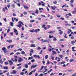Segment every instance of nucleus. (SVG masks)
<instances>
[{
  "label": "nucleus",
  "instance_id": "nucleus-1",
  "mask_svg": "<svg viewBox=\"0 0 76 76\" xmlns=\"http://www.w3.org/2000/svg\"><path fill=\"white\" fill-rule=\"evenodd\" d=\"M22 25L23 26L24 25V24H23L22 22H21L20 21L18 22V25H17V26H18V28H20L22 27Z\"/></svg>",
  "mask_w": 76,
  "mask_h": 76
},
{
  "label": "nucleus",
  "instance_id": "nucleus-2",
  "mask_svg": "<svg viewBox=\"0 0 76 76\" xmlns=\"http://www.w3.org/2000/svg\"><path fill=\"white\" fill-rule=\"evenodd\" d=\"M2 50L4 51V53H7L9 52V51L7 50V49H6L5 47H3L2 48Z\"/></svg>",
  "mask_w": 76,
  "mask_h": 76
},
{
  "label": "nucleus",
  "instance_id": "nucleus-3",
  "mask_svg": "<svg viewBox=\"0 0 76 76\" xmlns=\"http://www.w3.org/2000/svg\"><path fill=\"white\" fill-rule=\"evenodd\" d=\"M8 10V9H7V7H5V8H3L2 10L4 12H5L6 10Z\"/></svg>",
  "mask_w": 76,
  "mask_h": 76
},
{
  "label": "nucleus",
  "instance_id": "nucleus-4",
  "mask_svg": "<svg viewBox=\"0 0 76 76\" xmlns=\"http://www.w3.org/2000/svg\"><path fill=\"white\" fill-rule=\"evenodd\" d=\"M8 61L9 63L10 66H12V65L13 64V62L11 61L8 60Z\"/></svg>",
  "mask_w": 76,
  "mask_h": 76
},
{
  "label": "nucleus",
  "instance_id": "nucleus-5",
  "mask_svg": "<svg viewBox=\"0 0 76 76\" xmlns=\"http://www.w3.org/2000/svg\"><path fill=\"white\" fill-rule=\"evenodd\" d=\"M47 67V66H45L44 70H45V71L43 72V73H45V72H47V71H48V69H46Z\"/></svg>",
  "mask_w": 76,
  "mask_h": 76
},
{
  "label": "nucleus",
  "instance_id": "nucleus-6",
  "mask_svg": "<svg viewBox=\"0 0 76 76\" xmlns=\"http://www.w3.org/2000/svg\"><path fill=\"white\" fill-rule=\"evenodd\" d=\"M34 57H35V58H40V57H39V55H34Z\"/></svg>",
  "mask_w": 76,
  "mask_h": 76
},
{
  "label": "nucleus",
  "instance_id": "nucleus-7",
  "mask_svg": "<svg viewBox=\"0 0 76 76\" xmlns=\"http://www.w3.org/2000/svg\"><path fill=\"white\" fill-rule=\"evenodd\" d=\"M51 8H52V10H55L56 9V6H51Z\"/></svg>",
  "mask_w": 76,
  "mask_h": 76
},
{
  "label": "nucleus",
  "instance_id": "nucleus-8",
  "mask_svg": "<svg viewBox=\"0 0 76 76\" xmlns=\"http://www.w3.org/2000/svg\"><path fill=\"white\" fill-rule=\"evenodd\" d=\"M17 73V71H16L15 70H14L12 72V74H16Z\"/></svg>",
  "mask_w": 76,
  "mask_h": 76
},
{
  "label": "nucleus",
  "instance_id": "nucleus-9",
  "mask_svg": "<svg viewBox=\"0 0 76 76\" xmlns=\"http://www.w3.org/2000/svg\"><path fill=\"white\" fill-rule=\"evenodd\" d=\"M40 31V29H39V28H38L37 29H35L34 30V32H36V33H37V32H38H38H39V31Z\"/></svg>",
  "mask_w": 76,
  "mask_h": 76
},
{
  "label": "nucleus",
  "instance_id": "nucleus-10",
  "mask_svg": "<svg viewBox=\"0 0 76 76\" xmlns=\"http://www.w3.org/2000/svg\"><path fill=\"white\" fill-rule=\"evenodd\" d=\"M37 65H33L31 67V69H32V68H35L37 66Z\"/></svg>",
  "mask_w": 76,
  "mask_h": 76
},
{
  "label": "nucleus",
  "instance_id": "nucleus-11",
  "mask_svg": "<svg viewBox=\"0 0 76 76\" xmlns=\"http://www.w3.org/2000/svg\"><path fill=\"white\" fill-rule=\"evenodd\" d=\"M52 71V69H50V71H48L46 73H44V75H47V73H50V72H51Z\"/></svg>",
  "mask_w": 76,
  "mask_h": 76
},
{
  "label": "nucleus",
  "instance_id": "nucleus-12",
  "mask_svg": "<svg viewBox=\"0 0 76 76\" xmlns=\"http://www.w3.org/2000/svg\"><path fill=\"white\" fill-rule=\"evenodd\" d=\"M54 32H56V31H50L49 32H48V34H54Z\"/></svg>",
  "mask_w": 76,
  "mask_h": 76
},
{
  "label": "nucleus",
  "instance_id": "nucleus-13",
  "mask_svg": "<svg viewBox=\"0 0 76 76\" xmlns=\"http://www.w3.org/2000/svg\"><path fill=\"white\" fill-rule=\"evenodd\" d=\"M30 47L35 48V47H36V46H35V44H31L30 45Z\"/></svg>",
  "mask_w": 76,
  "mask_h": 76
},
{
  "label": "nucleus",
  "instance_id": "nucleus-14",
  "mask_svg": "<svg viewBox=\"0 0 76 76\" xmlns=\"http://www.w3.org/2000/svg\"><path fill=\"white\" fill-rule=\"evenodd\" d=\"M23 7H24V8L25 9H29V7H27V6H26L25 5H23Z\"/></svg>",
  "mask_w": 76,
  "mask_h": 76
},
{
  "label": "nucleus",
  "instance_id": "nucleus-15",
  "mask_svg": "<svg viewBox=\"0 0 76 76\" xmlns=\"http://www.w3.org/2000/svg\"><path fill=\"white\" fill-rule=\"evenodd\" d=\"M40 2L42 3V4H41V5H42V6H45V3H44V2L42 1H41Z\"/></svg>",
  "mask_w": 76,
  "mask_h": 76
},
{
  "label": "nucleus",
  "instance_id": "nucleus-16",
  "mask_svg": "<svg viewBox=\"0 0 76 76\" xmlns=\"http://www.w3.org/2000/svg\"><path fill=\"white\" fill-rule=\"evenodd\" d=\"M59 32H59V34H60V35H61L62 34H63V32L61 30H59Z\"/></svg>",
  "mask_w": 76,
  "mask_h": 76
},
{
  "label": "nucleus",
  "instance_id": "nucleus-17",
  "mask_svg": "<svg viewBox=\"0 0 76 76\" xmlns=\"http://www.w3.org/2000/svg\"><path fill=\"white\" fill-rule=\"evenodd\" d=\"M53 41H56V40H57V39H56V37H53Z\"/></svg>",
  "mask_w": 76,
  "mask_h": 76
},
{
  "label": "nucleus",
  "instance_id": "nucleus-18",
  "mask_svg": "<svg viewBox=\"0 0 76 76\" xmlns=\"http://www.w3.org/2000/svg\"><path fill=\"white\" fill-rule=\"evenodd\" d=\"M6 42H9V43H11V42H12V40H7L6 41Z\"/></svg>",
  "mask_w": 76,
  "mask_h": 76
},
{
  "label": "nucleus",
  "instance_id": "nucleus-19",
  "mask_svg": "<svg viewBox=\"0 0 76 76\" xmlns=\"http://www.w3.org/2000/svg\"><path fill=\"white\" fill-rule=\"evenodd\" d=\"M25 67L26 68L28 67V64H25Z\"/></svg>",
  "mask_w": 76,
  "mask_h": 76
},
{
  "label": "nucleus",
  "instance_id": "nucleus-20",
  "mask_svg": "<svg viewBox=\"0 0 76 76\" xmlns=\"http://www.w3.org/2000/svg\"><path fill=\"white\" fill-rule=\"evenodd\" d=\"M23 61V59H22V58H20L18 60V61L19 62H20L21 61Z\"/></svg>",
  "mask_w": 76,
  "mask_h": 76
},
{
  "label": "nucleus",
  "instance_id": "nucleus-21",
  "mask_svg": "<svg viewBox=\"0 0 76 76\" xmlns=\"http://www.w3.org/2000/svg\"><path fill=\"white\" fill-rule=\"evenodd\" d=\"M68 30L69 31H68V32L69 34H70V32H72V30L71 29H68Z\"/></svg>",
  "mask_w": 76,
  "mask_h": 76
},
{
  "label": "nucleus",
  "instance_id": "nucleus-22",
  "mask_svg": "<svg viewBox=\"0 0 76 76\" xmlns=\"http://www.w3.org/2000/svg\"><path fill=\"white\" fill-rule=\"evenodd\" d=\"M35 13H36V14H38V13H39V11H38V10H36Z\"/></svg>",
  "mask_w": 76,
  "mask_h": 76
},
{
  "label": "nucleus",
  "instance_id": "nucleus-23",
  "mask_svg": "<svg viewBox=\"0 0 76 76\" xmlns=\"http://www.w3.org/2000/svg\"><path fill=\"white\" fill-rule=\"evenodd\" d=\"M9 67L8 66H4V69H6V70L8 69Z\"/></svg>",
  "mask_w": 76,
  "mask_h": 76
},
{
  "label": "nucleus",
  "instance_id": "nucleus-24",
  "mask_svg": "<svg viewBox=\"0 0 76 76\" xmlns=\"http://www.w3.org/2000/svg\"><path fill=\"white\" fill-rule=\"evenodd\" d=\"M21 54H23V55H24L25 54V52L23 51H21Z\"/></svg>",
  "mask_w": 76,
  "mask_h": 76
},
{
  "label": "nucleus",
  "instance_id": "nucleus-25",
  "mask_svg": "<svg viewBox=\"0 0 76 76\" xmlns=\"http://www.w3.org/2000/svg\"><path fill=\"white\" fill-rule=\"evenodd\" d=\"M30 53H34V50L31 49L30 51Z\"/></svg>",
  "mask_w": 76,
  "mask_h": 76
},
{
  "label": "nucleus",
  "instance_id": "nucleus-26",
  "mask_svg": "<svg viewBox=\"0 0 76 76\" xmlns=\"http://www.w3.org/2000/svg\"><path fill=\"white\" fill-rule=\"evenodd\" d=\"M52 55H54V54H56V52L54 51H52Z\"/></svg>",
  "mask_w": 76,
  "mask_h": 76
},
{
  "label": "nucleus",
  "instance_id": "nucleus-27",
  "mask_svg": "<svg viewBox=\"0 0 76 76\" xmlns=\"http://www.w3.org/2000/svg\"><path fill=\"white\" fill-rule=\"evenodd\" d=\"M54 38V36H51V35H50L49 36V38Z\"/></svg>",
  "mask_w": 76,
  "mask_h": 76
},
{
  "label": "nucleus",
  "instance_id": "nucleus-28",
  "mask_svg": "<svg viewBox=\"0 0 76 76\" xmlns=\"http://www.w3.org/2000/svg\"><path fill=\"white\" fill-rule=\"evenodd\" d=\"M65 26H70L71 25L70 24L67 23L65 25Z\"/></svg>",
  "mask_w": 76,
  "mask_h": 76
},
{
  "label": "nucleus",
  "instance_id": "nucleus-29",
  "mask_svg": "<svg viewBox=\"0 0 76 76\" xmlns=\"http://www.w3.org/2000/svg\"><path fill=\"white\" fill-rule=\"evenodd\" d=\"M10 23V25L11 26H13V23L12 22H11Z\"/></svg>",
  "mask_w": 76,
  "mask_h": 76
},
{
  "label": "nucleus",
  "instance_id": "nucleus-30",
  "mask_svg": "<svg viewBox=\"0 0 76 76\" xmlns=\"http://www.w3.org/2000/svg\"><path fill=\"white\" fill-rule=\"evenodd\" d=\"M50 63V61L49 60L47 61V63H46V64H49Z\"/></svg>",
  "mask_w": 76,
  "mask_h": 76
},
{
  "label": "nucleus",
  "instance_id": "nucleus-31",
  "mask_svg": "<svg viewBox=\"0 0 76 76\" xmlns=\"http://www.w3.org/2000/svg\"><path fill=\"white\" fill-rule=\"evenodd\" d=\"M57 1H55L53 2V4H57Z\"/></svg>",
  "mask_w": 76,
  "mask_h": 76
},
{
  "label": "nucleus",
  "instance_id": "nucleus-32",
  "mask_svg": "<svg viewBox=\"0 0 76 76\" xmlns=\"http://www.w3.org/2000/svg\"><path fill=\"white\" fill-rule=\"evenodd\" d=\"M48 55H46L45 57V58L46 59H47V58H48Z\"/></svg>",
  "mask_w": 76,
  "mask_h": 76
},
{
  "label": "nucleus",
  "instance_id": "nucleus-33",
  "mask_svg": "<svg viewBox=\"0 0 76 76\" xmlns=\"http://www.w3.org/2000/svg\"><path fill=\"white\" fill-rule=\"evenodd\" d=\"M11 6L13 8H15V5L14 4H12V5Z\"/></svg>",
  "mask_w": 76,
  "mask_h": 76
},
{
  "label": "nucleus",
  "instance_id": "nucleus-34",
  "mask_svg": "<svg viewBox=\"0 0 76 76\" xmlns=\"http://www.w3.org/2000/svg\"><path fill=\"white\" fill-rule=\"evenodd\" d=\"M64 40H65V39H61L60 40V41H61H61H64Z\"/></svg>",
  "mask_w": 76,
  "mask_h": 76
},
{
  "label": "nucleus",
  "instance_id": "nucleus-35",
  "mask_svg": "<svg viewBox=\"0 0 76 76\" xmlns=\"http://www.w3.org/2000/svg\"><path fill=\"white\" fill-rule=\"evenodd\" d=\"M66 63V62L65 61H62L61 62V64H64V63Z\"/></svg>",
  "mask_w": 76,
  "mask_h": 76
},
{
  "label": "nucleus",
  "instance_id": "nucleus-36",
  "mask_svg": "<svg viewBox=\"0 0 76 76\" xmlns=\"http://www.w3.org/2000/svg\"><path fill=\"white\" fill-rule=\"evenodd\" d=\"M44 66H42L41 67V69H40V70H42V69H43V68H44Z\"/></svg>",
  "mask_w": 76,
  "mask_h": 76
},
{
  "label": "nucleus",
  "instance_id": "nucleus-37",
  "mask_svg": "<svg viewBox=\"0 0 76 76\" xmlns=\"http://www.w3.org/2000/svg\"><path fill=\"white\" fill-rule=\"evenodd\" d=\"M74 38L75 37H74V36H72L70 37V39H74Z\"/></svg>",
  "mask_w": 76,
  "mask_h": 76
},
{
  "label": "nucleus",
  "instance_id": "nucleus-38",
  "mask_svg": "<svg viewBox=\"0 0 76 76\" xmlns=\"http://www.w3.org/2000/svg\"><path fill=\"white\" fill-rule=\"evenodd\" d=\"M73 61H74V60L73 59H70L69 60V62H73Z\"/></svg>",
  "mask_w": 76,
  "mask_h": 76
},
{
  "label": "nucleus",
  "instance_id": "nucleus-39",
  "mask_svg": "<svg viewBox=\"0 0 76 76\" xmlns=\"http://www.w3.org/2000/svg\"><path fill=\"white\" fill-rule=\"evenodd\" d=\"M75 1V0H71V1H70V2L71 3H73V1Z\"/></svg>",
  "mask_w": 76,
  "mask_h": 76
},
{
  "label": "nucleus",
  "instance_id": "nucleus-40",
  "mask_svg": "<svg viewBox=\"0 0 76 76\" xmlns=\"http://www.w3.org/2000/svg\"><path fill=\"white\" fill-rule=\"evenodd\" d=\"M14 20H15L16 22H18V19H16V18H14Z\"/></svg>",
  "mask_w": 76,
  "mask_h": 76
},
{
  "label": "nucleus",
  "instance_id": "nucleus-41",
  "mask_svg": "<svg viewBox=\"0 0 76 76\" xmlns=\"http://www.w3.org/2000/svg\"><path fill=\"white\" fill-rule=\"evenodd\" d=\"M21 67H22V66H20L18 67V69L19 70H20V69H21Z\"/></svg>",
  "mask_w": 76,
  "mask_h": 76
},
{
  "label": "nucleus",
  "instance_id": "nucleus-42",
  "mask_svg": "<svg viewBox=\"0 0 76 76\" xmlns=\"http://www.w3.org/2000/svg\"><path fill=\"white\" fill-rule=\"evenodd\" d=\"M71 44H75V41H72L71 42Z\"/></svg>",
  "mask_w": 76,
  "mask_h": 76
},
{
  "label": "nucleus",
  "instance_id": "nucleus-43",
  "mask_svg": "<svg viewBox=\"0 0 76 76\" xmlns=\"http://www.w3.org/2000/svg\"><path fill=\"white\" fill-rule=\"evenodd\" d=\"M60 19L62 20H64V18L61 17L60 18Z\"/></svg>",
  "mask_w": 76,
  "mask_h": 76
},
{
  "label": "nucleus",
  "instance_id": "nucleus-44",
  "mask_svg": "<svg viewBox=\"0 0 76 76\" xmlns=\"http://www.w3.org/2000/svg\"><path fill=\"white\" fill-rule=\"evenodd\" d=\"M72 13L73 14H75L76 13V10L72 11Z\"/></svg>",
  "mask_w": 76,
  "mask_h": 76
},
{
  "label": "nucleus",
  "instance_id": "nucleus-45",
  "mask_svg": "<svg viewBox=\"0 0 76 76\" xmlns=\"http://www.w3.org/2000/svg\"><path fill=\"white\" fill-rule=\"evenodd\" d=\"M30 31L31 32H34V29H33L31 30H30Z\"/></svg>",
  "mask_w": 76,
  "mask_h": 76
},
{
  "label": "nucleus",
  "instance_id": "nucleus-46",
  "mask_svg": "<svg viewBox=\"0 0 76 76\" xmlns=\"http://www.w3.org/2000/svg\"><path fill=\"white\" fill-rule=\"evenodd\" d=\"M24 15H27V12H24L23 13Z\"/></svg>",
  "mask_w": 76,
  "mask_h": 76
},
{
  "label": "nucleus",
  "instance_id": "nucleus-47",
  "mask_svg": "<svg viewBox=\"0 0 76 76\" xmlns=\"http://www.w3.org/2000/svg\"><path fill=\"white\" fill-rule=\"evenodd\" d=\"M14 29V32H15V33H16L17 32V30L15 29Z\"/></svg>",
  "mask_w": 76,
  "mask_h": 76
},
{
  "label": "nucleus",
  "instance_id": "nucleus-48",
  "mask_svg": "<svg viewBox=\"0 0 76 76\" xmlns=\"http://www.w3.org/2000/svg\"><path fill=\"white\" fill-rule=\"evenodd\" d=\"M42 50H41V51L39 53L40 54H42Z\"/></svg>",
  "mask_w": 76,
  "mask_h": 76
},
{
  "label": "nucleus",
  "instance_id": "nucleus-49",
  "mask_svg": "<svg viewBox=\"0 0 76 76\" xmlns=\"http://www.w3.org/2000/svg\"><path fill=\"white\" fill-rule=\"evenodd\" d=\"M18 51H21L22 50V49L21 48H19L18 50Z\"/></svg>",
  "mask_w": 76,
  "mask_h": 76
},
{
  "label": "nucleus",
  "instance_id": "nucleus-50",
  "mask_svg": "<svg viewBox=\"0 0 76 76\" xmlns=\"http://www.w3.org/2000/svg\"><path fill=\"white\" fill-rule=\"evenodd\" d=\"M32 24H30L29 25V27L30 28H31V27H32Z\"/></svg>",
  "mask_w": 76,
  "mask_h": 76
},
{
  "label": "nucleus",
  "instance_id": "nucleus-51",
  "mask_svg": "<svg viewBox=\"0 0 76 76\" xmlns=\"http://www.w3.org/2000/svg\"><path fill=\"white\" fill-rule=\"evenodd\" d=\"M32 74V72H31L29 73V76H30V75H31Z\"/></svg>",
  "mask_w": 76,
  "mask_h": 76
},
{
  "label": "nucleus",
  "instance_id": "nucleus-52",
  "mask_svg": "<svg viewBox=\"0 0 76 76\" xmlns=\"http://www.w3.org/2000/svg\"><path fill=\"white\" fill-rule=\"evenodd\" d=\"M72 76H76V73H75L73 75H72Z\"/></svg>",
  "mask_w": 76,
  "mask_h": 76
},
{
  "label": "nucleus",
  "instance_id": "nucleus-53",
  "mask_svg": "<svg viewBox=\"0 0 76 76\" xmlns=\"http://www.w3.org/2000/svg\"><path fill=\"white\" fill-rule=\"evenodd\" d=\"M9 64V63H8V62H5V65H7V64Z\"/></svg>",
  "mask_w": 76,
  "mask_h": 76
},
{
  "label": "nucleus",
  "instance_id": "nucleus-54",
  "mask_svg": "<svg viewBox=\"0 0 76 76\" xmlns=\"http://www.w3.org/2000/svg\"><path fill=\"white\" fill-rule=\"evenodd\" d=\"M3 36H1V40H2V39H3Z\"/></svg>",
  "mask_w": 76,
  "mask_h": 76
},
{
  "label": "nucleus",
  "instance_id": "nucleus-55",
  "mask_svg": "<svg viewBox=\"0 0 76 76\" xmlns=\"http://www.w3.org/2000/svg\"><path fill=\"white\" fill-rule=\"evenodd\" d=\"M3 61H2V59H1L0 60V63H3Z\"/></svg>",
  "mask_w": 76,
  "mask_h": 76
},
{
  "label": "nucleus",
  "instance_id": "nucleus-56",
  "mask_svg": "<svg viewBox=\"0 0 76 76\" xmlns=\"http://www.w3.org/2000/svg\"><path fill=\"white\" fill-rule=\"evenodd\" d=\"M22 64H17V66H20V65H21Z\"/></svg>",
  "mask_w": 76,
  "mask_h": 76
},
{
  "label": "nucleus",
  "instance_id": "nucleus-57",
  "mask_svg": "<svg viewBox=\"0 0 76 76\" xmlns=\"http://www.w3.org/2000/svg\"><path fill=\"white\" fill-rule=\"evenodd\" d=\"M34 61H35V59H33L31 61V62H32V63H33V62H34Z\"/></svg>",
  "mask_w": 76,
  "mask_h": 76
},
{
  "label": "nucleus",
  "instance_id": "nucleus-58",
  "mask_svg": "<svg viewBox=\"0 0 76 76\" xmlns=\"http://www.w3.org/2000/svg\"><path fill=\"white\" fill-rule=\"evenodd\" d=\"M48 50H49V51H52V49H50V48H49Z\"/></svg>",
  "mask_w": 76,
  "mask_h": 76
},
{
  "label": "nucleus",
  "instance_id": "nucleus-59",
  "mask_svg": "<svg viewBox=\"0 0 76 76\" xmlns=\"http://www.w3.org/2000/svg\"><path fill=\"white\" fill-rule=\"evenodd\" d=\"M56 16L58 18H60L61 17V15H57Z\"/></svg>",
  "mask_w": 76,
  "mask_h": 76
},
{
  "label": "nucleus",
  "instance_id": "nucleus-60",
  "mask_svg": "<svg viewBox=\"0 0 76 76\" xmlns=\"http://www.w3.org/2000/svg\"><path fill=\"white\" fill-rule=\"evenodd\" d=\"M37 50H41V48L40 47H38L37 48Z\"/></svg>",
  "mask_w": 76,
  "mask_h": 76
},
{
  "label": "nucleus",
  "instance_id": "nucleus-61",
  "mask_svg": "<svg viewBox=\"0 0 76 76\" xmlns=\"http://www.w3.org/2000/svg\"><path fill=\"white\" fill-rule=\"evenodd\" d=\"M17 5L18 6H19V7H20V4H17Z\"/></svg>",
  "mask_w": 76,
  "mask_h": 76
},
{
  "label": "nucleus",
  "instance_id": "nucleus-62",
  "mask_svg": "<svg viewBox=\"0 0 76 76\" xmlns=\"http://www.w3.org/2000/svg\"><path fill=\"white\" fill-rule=\"evenodd\" d=\"M10 34L11 35L13 36V32L10 33Z\"/></svg>",
  "mask_w": 76,
  "mask_h": 76
},
{
  "label": "nucleus",
  "instance_id": "nucleus-63",
  "mask_svg": "<svg viewBox=\"0 0 76 76\" xmlns=\"http://www.w3.org/2000/svg\"><path fill=\"white\" fill-rule=\"evenodd\" d=\"M7 7H8V8H9L10 7V4L8 5H7Z\"/></svg>",
  "mask_w": 76,
  "mask_h": 76
},
{
  "label": "nucleus",
  "instance_id": "nucleus-64",
  "mask_svg": "<svg viewBox=\"0 0 76 76\" xmlns=\"http://www.w3.org/2000/svg\"><path fill=\"white\" fill-rule=\"evenodd\" d=\"M44 76V75L43 74H41L39 75V76Z\"/></svg>",
  "mask_w": 76,
  "mask_h": 76
}]
</instances>
